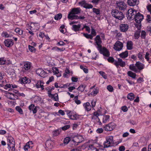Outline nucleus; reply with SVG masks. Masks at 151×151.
Wrapping results in <instances>:
<instances>
[{"mask_svg": "<svg viewBox=\"0 0 151 151\" xmlns=\"http://www.w3.org/2000/svg\"><path fill=\"white\" fill-rule=\"evenodd\" d=\"M20 80L21 83H29L31 82L30 79L27 77L22 78Z\"/></svg>", "mask_w": 151, "mask_h": 151, "instance_id": "20", "label": "nucleus"}, {"mask_svg": "<svg viewBox=\"0 0 151 151\" xmlns=\"http://www.w3.org/2000/svg\"><path fill=\"white\" fill-rule=\"evenodd\" d=\"M6 60L4 58H0V65H4L6 63Z\"/></svg>", "mask_w": 151, "mask_h": 151, "instance_id": "48", "label": "nucleus"}, {"mask_svg": "<svg viewBox=\"0 0 151 151\" xmlns=\"http://www.w3.org/2000/svg\"><path fill=\"white\" fill-rule=\"evenodd\" d=\"M95 40L96 41V43L97 45V49L102 47V46L101 45L102 42L100 36L99 35H97L95 38Z\"/></svg>", "mask_w": 151, "mask_h": 151, "instance_id": "11", "label": "nucleus"}, {"mask_svg": "<svg viewBox=\"0 0 151 151\" xmlns=\"http://www.w3.org/2000/svg\"><path fill=\"white\" fill-rule=\"evenodd\" d=\"M60 132V130H55L53 132V136H56L58 135Z\"/></svg>", "mask_w": 151, "mask_h": 151, "instance_id": "37", "label": "nucleus"}, {"mask_svg": "<svg viewBox=\"0 0 151 151\" xmlns=\"http://www.w3.org/2000/svg\"><path fill=\"white\" fill-rule=\"evenodd\" d=\"M138 57L140 60H143L144 58L142 57V55L141 52H139L138 54Z\"/></svg>", "mask_w": 151, "mask_h": 151, "instance_id": "57", "label": "nucleus"}, {"mask_svg": "<svg viewBox=\"0 0 151 151\" xmlns=\"http://www.w3.org/2000/svg\"><path fill=\"white\" fill-rule=\"evenodd\" d=\"M86 3V1L84 0H83L79 2L78 3L79 5H81V6H83H83L85 5Z\"/></svg>", "mask_w": 151, "mask_h": 151, "instance_id": "56", "label": "nucleus"}, {"mask_svg": "<svg viewBox=\"0 0 151 151\" xmlns=\"http://www.w3.org/2000/svg\"><path fill=\"white\" fill-rule=\"evenodd\" d=\"M129 68L131 70L137 73L138 72L137 67L135 65H134L133 64L130 65L129 66Z\"/></svg>", "mask_w": 151, "mask_h": 151, "instance_id": "25", "label": "nucleus"}, {"mask_svg": "<svg viewBox=\"0 0 151 151\" xmlns=\"http://www.w3.org/2000/svg\"><path fill=\"white\" fill-rule=\"evenodd\" d=\"M52 91L49 90L48 91L47 93L48 96L52 99L55 101H59V98L58 94L55 93L54 94L51 93Z\"/></svg>", "mask_w": 151, "mask_h": 151, "instance_id": "7", "label": "nucleus"}, {"mask_svg": "<svg viewBox=\"0 0 151 151\" xmlns=\"http://www.w3.org/2000/svg\"><path fill=\"white\" fill-rule=\"evenodd\" d=\"M43 81L41 80H39L38 81L36 85V87L37 88H41V90H43L44 89Z\"/></svg>", "mask_w": 151, "mask_h": 151, "instance_id": "17", "label": "nucleus"}, {"mask_svg": "<svg viewBox=\"0 0 151 151\" xmlns=\"http://www.w3.org/2000/svg\"><path fill=\"white\" fill-rule=\"evenodd\" d=\"M84 28H85L86 29V30L89 33L90 32V29L89 27L86 25H84Z\"/></svg>", "mask_w": 151, "mask_h": 151, "instance_id": "62", "label": "nucleus"}, {"mask_svg": "<svg viewBox=\"0 0 151 151\" xmlns=\"http://www.w3.org/2000/svg\"><path fill=\"white\" fill-rule=\"evenodd\" d=\"M52 70L53 73L54 74H56L57 77H60L61 76V74L59 73L58 70L56 67L53 68Z\"/></svg>", "mask_w": 151, "mask_h": 151, "instance_id": "26", "label": "nucleus"}, {"mask_svg": "<svg viewBox=\"0 0 151 151\" xmlns=\"http://www.w3.org/2000/svg\"><path fill=\"white\" fill-rule=\"evenodd\" d=\"M117 9L121 10H123V2H120L117 3Z\"/></svg>", "mask_w": 151, "mask_h": 151, "instance_id": "33", "label": "nucleus"}, {"mask_svg": "<svg viewBox=\"0 0 151 151\" xmlns=\"http://www.w3.org/2000/svg\"><path fill=\"white\" fill-rule=\"evenodd\" d=\"M62 17V14L60 13L58 14L55 15L54 17V19L56 20H58L61 18Z\"/></svg>", "mask_w": 151, "mask_h": 151, "instance_id": "39", "label": "nucleus"}, {"mask_svg": "<svg viewBox=\"0 0 151 151\" xmlns=\"http://www.w3.org/2000/svg\"><path fill=\"white\" fill-rule=\"evenodd\" d=\"M99 92V90L97 89H94L91 93V95L95 96Z\"/></svg>", "mask_w": 151, "mask_h": 151, "instance_id": "44", "label": "nucleus"}, {"mask_svg": "<svg viewBox=\"0 0 151 151\" xmlns=\"http://www.w3.org/2000/svg\"><path fill=\"white\" fill-rule=\"evenodd\" d=\"M136 14V11L132 9H129L126 13V16L127 19L129 20H132L135 18Z\"/></svg>", "mask_w": 151, "mask_h": 151, "instance_id": "3", "label": "nucleus"}, {"mask_svg": "<svg viewBox=\"0 0 151 151\" xmlns=\"http://www.w3.org/2000/svg\"><path fill=\"white\" fill-rule=\"evenodd\" d=\"M86 87V86L85 85H81L79 86L77 89L81 92L83 91Z\"/></svg>", "mask_w": 151, "mask_h": 151, "instance_id": "35", "label": "nucleus"}, {"mask_svg": "<svg viewBox=\"0 0 151 151\" xmlns=\"http://www.w3.org/2000/svg\"><path fill=\"white\" fill-rule=\"evenodd\" d=\"M74 14L70 12L68 14V18L71 20L74 19Z\"/></svg>", "mask_w": 151, "mask_h": 151, "instance_id": "40", "label": "nucleus"}, {"mask_svg": "<svg viewBox=\"0 0 151 151\" xmlns=\"http://www.w3.org/2000/svg\"><path fill=\"white\" fill-rule=\"evenodd\" d=\"M109 116L108 115H105L104 116L103 118V122L104 123H106L107 121H109Z\"/></svg>", "mask_w": 151, "mask_h": 151, "instance_id": "31", "label": "nucleus"}, {"mask_svg": "<svg viewBox=\"0 0 151 151\" xmlns=\"http://www.w3.org/2000/svg\"><path fill=\"white\" fill-rule=\"evenodd\" d=\"M143 18V15L138 12L135 14L134 19L137 23H140Z\"/></svg>", "mask_w": 151, "mask_h": 151, "instance_id": "9", "label": "nucleus"}, {"mask_svg": "<svg viewBox=\"0 0 151 151\" xmlns=\"http://www.w3.org/2000/svg\"><path fill=\"white\" fill-rule=\"evenodd\" d=\"M107 88L108 90L110 92H112L114 90L113 87L110 85L108 86L107 87Z\"/></svg>", "mask_w": 151, "mask_h": 151, "instance_id": "52", "label": "nucleus"}, {"mask_svg": "<svg viewBox=\"0 0 151 151\" xmlns=\"http://www.w3.org/2000/svg\"><path fill=\"white\" fill-rule=\"evenodd\" d=\"M146 33L144 30L142 31L141 35V37L142 39H145L146 37Z\"/></svg>", "mask_w": 151, "mask_h": 151, "instance_id": "49", "label": "nucleus"}, {"mask_svg": "<svg viewBox=\"0 0 151 151\" xmlns=\"http://www.w3.org/2000/svg\"><path fill=\"white\" fill-rule=\"evenodd\" d=\"M8 142L10 145L15 144V142L12 137L9 136L7 138Z\"/></svg>", "mask_w": 151, "mask_h": 151, "instance_id": "28", "label": "nucleus"}, {"mask_svg": "<svg viewBox=\"0 0 151 151\" xmlns=\"http://www.w3.org/2000/svg\"><path fill=\"white\" fill-rule=\"evenodd\" d=\"M99 74L105 79L107 78V76L105 73L103 71H100L99 72Z\"/></svg>", "mask_w": 151, "mask_h": 151, "instance_id": "46", "label": "nucleus"}, {"mask_svg": "<svg viewBox=\"0 0 151 151\" xmlns=\"http://www.w3.org/2000/svg\"><path fill=\"white\" fill-rule=\"evenodd\" d=\"M127 97L129 99L132 101L134 98V95L133 93H131L127 95Z\"/></svg>", "mask_w": 151, "mask_h": 151, "instance_id": "32", "label": "nucleus"}, {"mask_svg": "<svg viewBox=\"0 0 151 151\" xmlns=\"http://www.w3.org/2000/svg\"><path fill=\"white\" fill-rule=\"evenodd\" d=\"M70 127V126L69 125H66L65 126L62 127V129L63 130H65L69 128Z\"/></svg>", "mask_w": 151, "mask_h": 151, "instance_id": "58", "label": "nucleus"}, {"mask_svg": "<svg viewBox=\"0 0 151 151\" xmlns=\"http://www.w3.org/2000/svg\"><path fill=\"white\" fill-rule=\"evenodd\" d=\"M55 49L57 50L60 51H63L65 50V48L64 47H62L61 48H60L57 47H55L53 48L52 49Z\"/></svg>", "mask_w": 151, "mask_h": 151, "instance_id": "50", "label": "nucleus"}, {"mask_svg": "<svg viewBox=\"0 0 151 151\" xmlns=\"http://www.w3.org/2000/svg\"><path fill=\"white\" fill-rule=\"evenodd\" d=\"M83 106L84 107L85 109L87 111H89L91 109V106L89 102H87L84 103Z\"/></svg>", "mask_w": 151, "mask_h": 151, "instance_id": "23", "label": "nucleus"}, {"mask_svg": "<svg viewBox=\"0 0 151 151\" xmlns=\"http://www.w3.org/2000/svg\"><path fill=\"white\" fill-rule=\"evenodd\" d=\"M93 12L95 13L96 15H99L100 14V10L96 8H93Z\"/></svg>", "mask_w": 151, "mask_h": 151, "instance_id": "36", "label": "nucleus"}, {"mask_svg": "<svg viewBox=\"0 0 151 151\" xmlns=\"http://www.w3.org/2000/svg\"><path fill=\"white\" fill-rule=\"evenodd\" d=\"M15 31L17 33H18L19 35H22L23 34V31L19 28H17L15 29Z\"/></svg>", "mask_w": 151, "mask_h": 151, "instance_id": "42", "label": "nucleus"}, {"mask_svg": "<svg viewBox=\"0 0 151 151\" xmlns=\"http://www.w3.org/2000/svg\"><path fill=\"white\" fill-rule=\"evenodd\" d=\"M36 72L37 74L39 76L43 78L45 77V72L42 69H37L36 70Z\"/></svg>", "mask_w": 151, "mask_h": 151, "instance_id": "13", "label": "nucleus"}, {"mask_svg": "<svg viewBox=\"0 0 151 151\" xmlns=\"http://www.w3.org/2000/svg\"><path fill=\"white\" fill-rule=\"evenodd\" d=\"M116 125L114 122H110L106 125L104 127V129L106 131L112 130L115 127Z\"/></svg>", "mask_w": 151, "mask_h": 151, "instance_id": "6", "label": "nucleus"}, {"mask_svg": "<svg viewBox=\"0 0 151 151\" xmlns=\"http://www.w3.org/2000/svg\"><path fill=\"white\" fill-rule=\"evenodd\" d=\"M101 54H102L104 56L109 57L110 53L108 50L105 47H101L98 49Z\"/></svg>", "mask_w": 151, "mask_h": 151, "instance_id": "5", "label": "nucleus"}, {"mask_svg": "<svg viewBox=\"0 0 151 151\" xmlns=\"http://www.w3.org/2000/svg\"><path fill=\"white\" fill-rule=\"evenodd\" d=\"M114 49L116 51H119L122 49L123 44L119 41H117L114 45Z\"/></svg>", "mask_w": 151, "mask_h": 151, "instance_id": "8", "label": "nucleus"}, {"mask_svg": "<svg viewBox=\"0 0 151 151\" xmlns=\"http://www.w3.org/2000/svg\"><path fill=\"white\" fill-rule=\"evenodd\" d=\"M135 65L137 67L138 70H142L144 68L145 65L139 61L137 62Z\"/></svg>", "mask_w": 151, "mask_h": 151, "instance_id": "18", "label": "nucleus"}, {"mask_svg": "<svg viewBox=\"0 0 151 151\" xmlns=\"http://www.w3.org/2000/svg\"><path fill=\"white\" fill-rule=\"evenodd\" d=\"M2 35L3 36L6 37H9V35L6 32H3Z\"/></svg>", "mask_w": 151, "mask_h": 151, "instance_id": "61", "label": "nucleus"}, {"mask_svg": "<svg viewBox=\"0 0 151 151\" xmlns=\"http://www.w3.org/2000/svg\"><path fill=\"white\" fill-rule=\"evenodd\" d=\"M4 43L6 46L7 47L12 46L14 44L13 40L11 39H8L5 40L4 41Z\"/></svg>", "mask_w": 151, "mask_h": 151, "instance_id": "15", "label": "nucleus"}, {"mask_svg": "<svg viewBox=\"0 0 151 151\" xmlns=\"http://www.w3.org/2000/svg\"><path fill=\"white\" fill-rule=\"evenodd\" d=\"M31 66V63L29 62H25L24 63L23 70L25 71L30 70Z\"/></svg>", "mask_w": 151, "mask_h": 151, "instance_id": "10", "label": "nucleus"}, {"mask_svg": "<svg viewBox=\"0 0 151 151\" xmlns=\"http://www.w3.org/2000/svg\"><path fill=\"white\" fill-rule=\"evenodd\" d=\"M16 110L18 111L20 114H23V111L22 110L21 108L19 106H17L16 107Z\"/></svg>", "mask_w": 151, "mask_h": 151, "instance_id": "41", "label": "nucleus"}, {"mask_svg": "<svg viewBox=\"0 0 151 151\" xmlns=\"http://www.w3.org/2000/svg\"><path fill=\"white\" fill-rule=\"evenodd\" d=\"M127 74L128 76L134 79L136 78V73L130 71L128 72Z\"/></svg>", "mask_w": 151, "mask_h": 151, "instance_id": "29", "label": "nucleus"}, {"mask_svg": "<svg viewBox=\"0 0 151 151\" xmlns=\"http://www.w3.org/2000/svg\"><path fill=\"white\" fill-rule=\"evenodd\" d=\"M29 143H27L24 147V148L25 150H27L30 147L29 145Z\"/></svg>", "mask_w": 151, "mask_h": 151, "instance_id": "59", "label": "nucleus"}, {"mask_svg": "<svg viewBox=\"0 0 151 151\" xmlns=\"http://www.w3.org/2000/svg\"><path fill=\"white\" fill-rule=\"evenodd\" d=\"M140 30H138L136 31L134 33V36L135 39H138L140 37Z\"/></svg>", "mask_w": 151, "mask_h": 151, "instance_id": "30", "label": "nucleus"}, {"mask_svg": "<svg viewBox=\"0 0 151 151\" xmlns=\"http://www.w3.org/2000/svg\"><path fill=\"white\" fill-rule=\"evenodd\" d=\"M7 145L9 147V150H10L11 151H15V144L10 145L9 143H8Z\"/></svg>", "mask_w": 151, "mask_h": 151, "instance_id": "34", "label": "nucleus"}, {"mask_svg": "<svg viewBox=\"0 0 151 151\" xmlns=\"http://www.w3.org/2000/svg\"><path fill=\"white\" fill-rule=\"evenodd\" d=\"M129 28V26L127 24H123V32L127 31Z\"/></svg>", "mask_w": 151, "mask_h": 151, "instance_id": "51", "label": "nucleus"}, {"mask_svg": "<svg viewBox=\"0 0 151 151\" xmlns=\"http://www.w3.org/2000/svg\"><path fill=\"white\" fill-rule=\"evenodd\" d=\"M7 98L10 100L18 99L17 96L14 94L9 92L7 95Z\"/></svg>", "mask_w": 151, "mask_h": 151, "instance_id": "16", "label": "nucleus"}, {"mask_svg": "<svg viewBox=\"0 0 151 151\" xmlns=\"http://www.w3.org/2000/svg\"><path fill=\"white\" fill-rule=\"evenodd\" d=\"M70 138L69 137H66L63 141L64 143L66 145L70 141Z\"/></svg>", "mask_w": 151, "mask_h": 151, "instance_id": "45", "label": "nucleus"}, {"mask_svg": "<svg viewBox=\"0 0 151 151\" xmlns=\"http://www.w3.org/2000/svg\"><path fill=\"white\" fill-rule=\"evenodd\" d=\"M111 14L113 17L119 20H121L123 19V13L121 12H119L118 10H112Z\"/></svg>", "mask_w": 151, "mask_h": 151, "instance_id": "4", "label": "nucleus"}, {"mask_svg": "<svg viewBox=\"0 0 151 151\" xmlns=\"http://www.w3.org/2000/svg\"><path fill=\"white\" fill-rule=\"evenodd\" d=\"M138 0H128L127 3L130 6H133L138 3Z\"/></svg>", "mask_w": 151, "mask_h": 151, "instance_id": "19", "label": "nucleus"}, {"mask_svg": "<svg viewBox=\"0 0 151 151\" xmlns=\"http://www.w3.org/2000/svg\"><path fill=\"white\" fill-rule=\"evenodd\" d=\"M88 150H96V148L93 145L91 144L89 145V146L88 147Z\"/></svg>", "mask_w": 151, "mask_h": 151, "instance_id": "47", "label": "nucleus"}, {"mask_svg": "<svg viewBox=\"0 0 151 151\" xmlns=\"http://www.w3.org/2000/svg\"><path fill=\"white\" fill-rule=\"evenodd\" d=\"M28 47L29 50L31 52H33L36 50L32 46L29 45Z\"/></svg>", "mask_w": 151, "mask_h": 151, "instance_id": "54", "label": "nucleus"}, {"mask_svg": "<svg viewBox=\"0 0 151 151\" xmlns=\"http://www.w3.org/2000/svg\"><path fill=\"white\" fill-rule=\"evenodd\" d=\"M29 109L30 112L32 111L33 113L35 114L37 112V110L36 107L34 104H31L29 107Z\"/></svg>", "mask_w": 151, "mask_h": 151, "instance_id": "24", "label": "nucleus"}, {"mask_svg": "<svg viewBox=\"0 0 151 151\" xmlns=\"http://www.w3.org/2000/svg\"><path fill=\"white\" fill-rule=\"evenodd\" d=\"M91 34L93 36H95L96 35V33L95 30L92 27Z\"/></svg>", "mask_w": 151, "mask_h": 151, "instance_id": "60", "label": "nucleus"}, {"mask_svg": "<svg viewBox=\"0 0 151 151\" xmlns=\"http://www.w3.org/2000/svg\"><path fill=\"white\" fill-rule=\"evenodd\" d=\"M114 142L113 137L112 136H109L106 138V141L104 142V147L107 148L113 146Z\"/></svg>", "mask_w": 151, "mask_h": 151, "instance_id": "2", "label": "nucleus"}, {"mask_svg": "<svg viewBox=\"0 0 151 151\" xmlns=\"http://www.w3.org/2000/svg\"><path fill=\"white\" fill-rule=\"evenodd\" d=\"M96 102V100L93 99L92 100V101L91 102V106L92 108H93L95 106Z\"/></svg>", "mask_w": 151, "mask_h": 151, "instance_id": "55", "label": "nucleus"}, {"mask_svg": "<svg viewBox=\"0 0 151 151\" xmlns=\"http://www.w3.org/2000/svg\"><path fill=\"white\" fill-rule=\"evenodd\" d=\"M109 63H113L114 62V64L118 68L119 66L123 67V61L122 59L118 58V61L114 60V58L112 57H109L107 59Z\"/></svg>", "mask_w": 151, "mask_h": 151, "instance_id": "1", "label": "nucleus"}, {"mask_svg": "<svg viewBox=\"0 0 151 151\" xmlns=\"http://www.w3.org/2000/svg\"><path fill=\"white\" fill-rule=\"evenodd\" d=\"M83 7L86 9H91L93 7V6L91 4L86 3L85 5L83 6Z\"/></svg>", "mask_w": 151, "mask_h": 151, "instance_id": "43", "label": "nucleus"}, {"mask_svg": "<svg viewBox=\"0 0 151 151\" xmlns=\"http://www.w3.org/2000/svg\"><path fill=\"white\" fill-rule=\"evenodd\" d=\"M127 49L131 50L133 48V43L131 41H128L127 42Z\"/></svg>", "mask_w": 151, "mask_h": 151, "instance_id": "27", "label": "nucleus"}, {"mask_svg": "<svg viewBox=\"0 0 151 151\" xmlns=\"http://www.w3.org/2000/svg\"><path fill=\"white\" fill-rule=\"evenodd\" d=\"M83 35L84 37L87 39H90L92 40L93 38V36L90 34H88L87 33H83Z\"/></svg>", "mask_w": 151, "mask_h": 151, "instance_id": "38", "label": "nucleus"}, {"mask_svg": "<svg viewBox=\"0 0 151 151\" xmlns=\"http://www.w3.org/2000/svg\"><path fill=\"white\" fill-rule=\"evenodd\" d=\"M81 25L78 24V25L74 24L72 26V30L75 32H76L81 30Z\"/></svg>", "mask_w": 151, "mask_h": 151, "instance_id": "21", "label": "nucleus"}, {"mask_svg": "<svg viewBox=\"0 0 151 151\" xmlns=\"http://www.w3.org/2000/svg\"><path fill=\"white\" fill-rule=\"evenodd\" d=\"M82 137L81 136L77 135L74 136L73 138L72 141L76 143H80L82 141Z\"/></svg>", "mask_w": 151, "mask_h": 151, "instance_id": "14", "label": "nucleus"}, {"mask_svg": "<svg viewBox=\"0 0 151 151\" xmlns=\"http://www.w3.org/2000/svg\"><path fill=\"white\" fill-rule=\"evenodd\" d=\"M128 55V52L127 51H126L124 52H123V58L127 57Z\"/></svg>", "mask_w": 151, "mask_h": 151, "instance_id": "63", "label": "nucleus"}, {"mask_svg": "<svg viewBox=\"0 0 151 151\" xmlns=\"http://www.w3.org/2000/svg\"><path fill=\"white\" fill-rule=\"evenodd\" d=\"M67 114L70 119L72 120H77L79 118V117L76 114H72L70 111H68Z\"/></svg>", "mask_w": 151, "mask_h": 151, "instance_id": "12", "label": "nucleus"}, {"mask_svg": "<svg viewBox=\"0 0 151 151\" xmlns=\"http://www.w3.org/2000/svg\"><path fill=\"white\" fill-rule=\"evenodd\" d=\"M103 132V129L102 128H99L96 130V132L98 133H102Z\"/></svg>", "mask_w": 151, "mask_h": 151, "instance_id": "64", "label": "nucleus"}, {"mask_svg": "<svg viewBox=\"0 0 151 151\" xmlns=\"http://www.w3.org/2000/svg\"><path fill=\"white\" fill-rule=\"evenodd\" d=\"M81 9L80 8H76L72 9L70 11L74 14H78L80 13Z\"/></svg>", "mask_w": 151, "mask_h": 151, "instance_id": "22", "label": "nucleus"}, {"mask_svg": "<svg viewBox=\"0 0 151 151\" xmlns=\"http://www.w3.org/2000/svg\"><path fill=\"white\" fill-rule=\"evenodd\" d=\"M80 68L83 70V71L86 73H88V69L85 68L82 65H80Z\"/></svg>", "mask_w": 151, "mask_h": 151, "instance_id": "53", "label": "nucleus"}]
</instances>
